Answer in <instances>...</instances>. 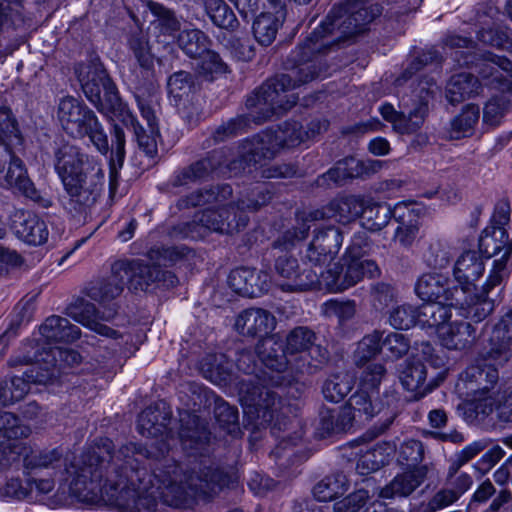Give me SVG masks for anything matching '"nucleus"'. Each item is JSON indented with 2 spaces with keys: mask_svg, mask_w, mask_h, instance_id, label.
<instances>
[{
  "mask_svg": "<svg viewBox=\"0 0 512 512\" xmlns=\"http://www.w3.org/2000/svg\"><path fill=\"white\" fill-rule=\"evenodd\" d=\"M163 459L149 473L140 458L150 450H29L24 456L27 470L52 468L61 472L70 492L83 502L102 498L120 510L155 511L158 500L184 488L197 487L194 478L211 492L230 487L238 479L235 466H204L191 474L183 471L164 450H154Z\"/></svg>",
  "mask_w": 512,
  "mask_h": 512,
  "instance_id": "nucleus-1",
  "label": "nucleus"
},
{
  "mask_svg": "<svg viewBox=\"0 0 512 512\" xmlns=\"http://www.w3.org/2000/svg\"><path fill=\"white\" fill-rule=\"evenodd\" d=\"M380 15V7L367 0H344L335 4L325 19L287 56L286 72L256 88L247 97L246 108H257L260 121L290 110L298 101L292 90L326 77L325 56L366 32Z\"/></svg>",
  "mask_w": 512,
  "mask_h": 512,
  "instance_id": "nucleus-2",
  "label": "nucleus"
},
{
  "mask_svg": "<svg viewBox=\"0 0 512 512\" xmlns=\"http://www.w3.org/2000/svg\"><path fill=\"white\" fill-rule=\"evenodd\" d=\"M54 167L67 194L65 210L73 217L86 219L103 190L101 163L79 146L63 142L54 150Z\"/></svg>",
  "mask_w": 512,
  "mask_h": 512,
  "instance_id": "nucleus-3",
  "label": "nucleus"
},
{
  "mask_svg": "<svg viewBox=\"0 0 512 512\" xmlns=\"http://www.w3.org/2000/svg\"><path fill=\"white\" fill-rule=\"evenodd\" d=\"M128 45L133 52L139 66L143 69L142 75L145 79L143 84L135 87L134 97L142 117L147 121L149 130H145L136 117L127 112L122 119L124 125L132 128L139 148L150 158L157 155L158 122L155 106L157 105L156 87L151 81L153 56L150 52L148 39L142 32H135L130 35Z\"/></svg>",
  "mask_w": 512,
  "mask_h": 512,
  "instance_id": "nucleus-4",
  "label": "nucleus"
},
{
  "mask_svg": "<svg viewBox=\"0 0 512 512\" xmlns=\"http://www.w3.org/2000/svg\"><path fill=\"white\" fill-rule=\"evenodd\" d=\"M279 385L278 380L266 378V373L244 376L236 382L239 400L244 413L251 420L252 436L250 442L261 437V428L272 425V428L282 430L287 425L286 410L282 399L269 388L268 384Z\"/></svg>",
  "mask_w": 512,
  "mask_h": 512,
  "instance_id": "nucleus-5",
  "label": "nucleus"
},
{
  "mask_svg": "<svg viewBox=\"0 0 512 512\" xmlns=\"http://www.w3.org/2000/svg\"><path fill=\"white\" fill-rule=\"evenodd\" d=\"M381 269L373 260L362 258V249L356 244L350 245L340 262L329 265L326 270L317 271L316 288L330 292H342L360 282L365 276L377 278Z\"/></svg>",
  "mask_w": 512,
  "mask_h": 512,
  "instance_id": "nucleus-6",
  "label": "nucleus"
},
{
  "mask_svg": "<svg viewBox=\"0 0 512 512\" xmlns=\"http://www.w3.org/2000/svg\"><path fill=\"white\" fill-rule=\"evenodd\" d=\"M57 116L64 131L73 138L88 137L95 149L106 156L110 145L98 117L83 101L67 96L58 104Z\"/></svg>",
  "mask_w": 512,
  "mask_h": 512,
  "instance_id": "nucleus-7",
  "label": "nucleus"
},
{
  "mask_svg": "<svg viewBox=\"0 0 512 512\" xmlns=\"http://www.w3.org/2000/svg\"><path fill=\"white\" fill-rule=\"evenodd\" d=\"M510 204L503 200L497 203L491 219V227L486 228L480 237L479 247L490 259L502 252L500 258L494 259L489 273V284L493 286L509 275L508 261L512 256V243L508 240L505 226L510 222Z\"/></svg>",
  "mask_w": 512,
  "mask_h": 512,
  "instance_id": "nucleus-8",
  "label": "nucleus"
},
{
  "mask_svg": "<svg viewBox=\"0 0 512 512\" xmlns=\"http://www.w3.org/2000/svg\"><path fill=\"white\" fill-rule=\"evenodd\" d=\"M424 450H399L397 462L408 469L396 474L393 479L381 488L379 496L384 499L407 498L427 478L429 468L426 465L419 466Z\"/></svg>",
  "mask_w": 512,
  "mask_h": 512,
  "instance_id": "nucleus-9",
  "label": "nucleus"
},
{
  "mask_svg": "<svg viewBox=\"0 0 512 512\" xmlns=\"http://www.w3.org/2000/svg\"><path fill=\"white\" fill-rule=\"evenodd\" d=\"M461 61L456 54L460 66L474 67L486 86L505 92L512 88V61L504 56L485 52L482 55L467 53Z\"/></svg>",
  "mask_w": 512,
  "mask_h": 512,
  "instance_id": "nucleus-10",
  "label": "nucleus"
},
{
  "mask_svg": "<svg viewBox=\"0 0 512 512\" xmlns=\"http://www.w3.org/2000/svg\"><path fill=\"white\" fill-rule=\"evenodd\" d=\"M281 149L275 132L270 129L263 131L241 143L239 157L232 160L228 168L236 175L250 168L251 165L273 159Z\"/></svg>",
  "mask_w": 512,
  "mask_h": 512,
  "instance_id": "nucleus-11",
  "label": "nucleus"
},
{
  "mask_svg": "<svg viewBox=\"0 0 512 512\" xmlns=\"http://www.w3.org/2000/svg\"><path fill=\"white\" fill-rule=\"evenodd\" d=\"M342 243L343 235L338 227L328 226L316 230L302 256L303 264L322 270L336 257Z\"/></svg>",
  "mask_w": 512,
  "mask_h": 512,
  "instance_id": "nucleus-12",
  "label": "nucleus"
},
{
  "mask_svg": "<svg viewBox=\"0 0 512 512\" xmlns=\"http://www.w3.org/2000/svg\"><path fill=\"white\" fill-rule=\"evenodd\" d=\"M274 271L283 291L300 292L316 288L317 270L301 268L298 259L291 254L284 253L276 257Z\"/></svg>",
  "mask_w": 512,
  "mask_h": 512,
  "instance_id": "nucleus-13",
  "label": "nucleus"
},
{
  "mask_svg": "<svg viewBox=\"0 0 512 512\" xmlns=\"http://www.w3.org/2000/svg\"><path fill=\"white\" fill-rule=\"evenodd\" d=\"M113 272L124 275L125 284L133 290H146L152 283L163 278L173 285L177 278L170 271H162L154 263L149 265L141 260L120 259L113 262Z\"/></svg>",
  "mask_w": 512,
  "mask_h": 512,
  "instance_id": "nucleus-14",
  "label": "nucleus"
},
{
  "mask_svg": "<svg viewBox=\"0 0 512 512\" xmlns=\"http://www.w3.org/2000/svg\"><path fill=\"white\" fill-rule=\"evenodd\" d=\"M226 161L224 149H215L204 157L177 169L169 180L172 188L189 187L207 181Z\"/></svg>",
  "mask_w": 512,
  "mask_h": 512,
  "instance_id": "nucleus-15",
  "label": "nucleus"
},
{
  "mask_svg": "<svg viewBox=\"0 0 512 512\" xmlns=\"http://www.w3.org/2000/svg\"><path fill=\"white\" fill-rule=\"evenodd\" d=\"M398 402V395L394 389H386L382 396L357 389L346 403L357 416V423L365 424L385 408H393Z\"/></svg>",
  "mask_w": 512,
  "mask_h": 512,
  "instance_id": "nucleus-16",
  "label": "nucleus"
},
{
  "mask_svg": "<svg viewBox=\"0 0 512 512\" xmlns=\"http://www.w3.org/2000/svg\"><path fill=\"white\" fill-rule=\"evenodd\" d=\"M451 280L439 273L421 275L415 285L419 298L431 302H450V305L462 303L458 286H451Z\"/></svg>",
  "mask_w": 512,
  "mask_h": 512,
  "instance_id": "nucleus-17",
  "label": "nucleus"
},
{
  "mask_svg": "<svg viewBox=\"0 0 512 512\" xmlns=\"http://www.w3.org/2000/svg\"><path fill=\"white\" fill-rule=\"evenodd\" d=\"M2 150L4 153L3 159H7V162L9 163L5 176L7 186L17 190L26 198L37 203H42L44 207H48L50 205V201L41 197L40 192L36 189L34 183L29 178L23 161L15 155L8 144H5Z\"/></svg>",
  "mask_w": 512,
  "mask_h": 512,
  "instance_id": "nucleus-18",
  "label": "nucleus"
},
{
  "mask_svg": "<svg viewBox=\"0 0 512 512\" xmlns=\"http://www.w3.org/2000/svg\"><path fill=\"white\" fill-rule=\"evenodd\" d=\"M200 213V221L205 225L207 233L212 231L222 234L239 232L248 224L246 213L238 212L235 204H229L217 210L207 209Z\"/></svg>",
  "mask_w": 512,
  "mask_h": 512,
  "instance_id": "nucleus-19",
  "label": "nucleus"
},
{
  "mask_svg": "<svg viewBox=\"0 0 512 512\" xmlns=\"http://www.w3.org/2000/svg\"><path fill=\"white\" fill-rule=\"evenodd\" d=\"M34 361L41 365L43 373L55 372L53 381L60 377L61 373L68 367H73L81 362V355L70 348H63L60 346H50L43 348L41 352L37 351L33 357L25 356L24 363Z\"/></svg>",
  "mask_w": 512,
  "mask_h": 512,
  "instance_id": "nucleus-20",
  "label": "nucleus"
},
{
  "mask_svg": "<svg viewBox=\"0 0 512 512\" xmlns=\"http://www.w3.org/2000/svg\"><path fill=\"white\" fill-rule=\"evenodd\" d=\"M269 279L267 272L240 267L230 272L227 282L235 293L253 298L268 291Z\"/></svg>",
  "mask_w": 512,
  "mask_h": 512,
  "instance_id": "nucleus-21",
  "label": "nucleus"
},
{
  "mask_svg": "<svg viewBox=\"0 0 512 512\" xmlns=\"http://www.w3.org/2000/svg\"><path fill=\"white\" fill-rule=\"evenodd\" d=\"M11 228L20 240L29 245H42L48 240L49 230L46 222L30 211H15L12 215Z\"/></svg>",
  "mask_w": 512,
  "mask_h": 512,
  "instance_id": "nucleus-22",
  "label": "nucleus"
},
{
  "mask_svg": "<svg viewBox=\"0 0 512 512\" xmlns=\"http://www.w3.org/2000/svg\"><path fill=\"white\" fill-rule=\"evenodd\" d=\"M382 117L392 124L394 131L400 134H413L417 132L425 121L428 113V102L419 101L406 115L398 112L390 103H384L380 107Z\"/></svg>",
  "mask_w": 512,
  "mask_h": 512,
  "instance_id": "nucleus-23",
  "label": "nucleus"
},
{
  "mask_svg": "<svg viewBox=\"0 0 512 512\" xmlns=\"http://www.w3.org/2000/svg\"><path fill=\"white\" fill-rule=\"evenodd\" d=\"M465 387L474 398L490 396L499 381L497 367L476 360L464 372Z\"/></svg>",
  "mask_w": 512,
  "mask_h": 512,
  "instance_id": "nucleus-24",
  "label": "nucleus"
},
{
  "mask_svg": "<svg viewBox=\"0 0 512 512\" xmlns=\"http://www.w3.org/2000/svg\"><path fill=\"white\" fill-rule=\"evenodd\" d=\"M484 270V261L479 252L469 250L459 256L454 265L453 275L460 295H466L475 289V282L482 276Z\"/></svg>",
  "mask_w": 512,
  "mask_h": 512,
  "instance_id": "nucleus-25",
  "label": "nucleus"
},
{
  "mask_svg": "<svg viewBox=\"0 0 512 512\" xmlns=\"http://www.w3.org/2000/svg\"><path fill=\"white\" fill-rule=\"evenodd\" d=\"M171 411L165 402L150 405L138 416L137 430L147 438L170 437Z\"/></svg>",
  "mask_w": 512,
  "mask_h": 512,
  "instance_id": "nucleus-26",
  "label": "nucleus"
},
{
  "mask_svg": "<svg viewBox=\"0 0 512 512\" xmlns=\"http://www.w3.org/2000/svg\"><path fill=\"white\" fill-rule=\"evenodd\" d=\"M499 14L498 10L490 5L481 6L478 8L477 21L482 28L477 33V38L484 44L505 50L512 54V38L509 36L507 30H503L500 26L496 25L493 20Z\"/></svg>",
  "mask_w": 512,
  "mask_h": 512,
  "instance_id": "nucleus-27",
  "label": "nucleus"
},
{
  "mask_svg": "<svg viewBox=\"0 0 512 512\" xmlns=\"http://www.w3.org/2000/svg\"><path fill=\"white\" fill-rule=\"evenodd\" d=\"M75 71L86 98L93 105L99 104L104 87L110 80L103 65L100 62L91 61L89 64L78 65Z\"/></svg>",
  "mask_w": 512,
  "mask_h": 512,
  "instance_id": "nucleus-28",
  "label": "nucleus"
},
{
  "mask_svg": "<svg viewBox=\"0 0 512 512\" xmlns=\"http://www.w3.org/2000/svg\"><path fill=\"white\" fill-rule=\"evenodd\" d=\"M234 327L243 336L263 337L275 327V317L267 310L249 308L236 317Z\"/></svg>",
  "mask_w": 512,
  "mask_h": 512,
  "instance_id": "nucleus-29",
  "label": "nucleus"
},
{
  "mask_svg": "<svg viewBox=\"0 0 512 512\" xmlns=\"http://www.w3.org/2000/svg\"><path fill=\"white\" fill-rule=\"evenodd\" d=\"M116 314V304L108 305L107 308L100 311L93 303L84 298L76 299L67 307V315L88 328H91L97 320L109 321L113 319Z\"/></svg>",
  "mask_w": 512,
  "mask_h": 512,
  "instance_id": "nucleus-30",
  "label": "nucleus"
},
{
  "mask_svg": "<svg viewBox=\"0 0 512 512\" xmlns=\"http://www.w3.org/2000/svg\"><path fill=\"white\" fill-rule=\"evenodd\" d=\"M178 436L184 446L189 443V448H192V445L212 444V433L208 428V423L191 413L181 416Z\"/></svg>",
  "mask_w": 512,
  "mask_h": 512,
  "instance_id": "nucleus-31",
  "label": "nucleus"
},
{
  "mask_svg": "<svg viewBox=\"0 0 512 512\" xmlns=\"http://www.w3.org/2000/svg\"><path fill=\"white\" fill-rule=\"evenodd\" d=\"M125 133L121 126L114 124L112 128V144L109 159V197L114 200L118 195L119 170L125 159Z\"/></svg>",
  "mask_w": 512,
  "mask_h": 512,
  "instance_id": "nucleus-32",
  "label": "nucleus"
},
{
  "mask_svg": "<svg viewBox=\"0 0 512 512\" xmlns=\"http://www.w3.org/2000/svg\"><path fill=\"white\" fill-rule=\"evenodd\" d=\"M124 286V275L114 274L112 264L110 275L91 282L86 288V295L107 308L106 304L117 298L123 292Z\"/></svg>",
  "mask_w": 512,
  "mask_h": 512,
  "instance_id": "nucleus-33",
  "label": "nucleus"
},
{
  "mask_svg": "<svg viewBox=\"0 0 512 512\" xmlns=\"http://www.w3.org/2000/svg\"><path fill=\"white\" fill-rule=\"evenodd\" d=\"M439 338L444 347L450 350H464L476 340L474 326L466 321H454L439 332Z\"/></svg>",
  "mask_w": 512,
  "mask_h": 512,
  "instance_id": "nucleus-34",
  "label": "nucleus"
},
{
  "mask_svg": "<svg viewBox=\"0 0 512 512\" xmlns=\"http://www.w3.org/2000/svg\"><path fill=\"white\" fill-rule=\"evenodd\" d=\"M255 353L258 359L271 371L282 373L288 369L289 360L286 355L288 352L281 343L271 337L260 339L256 345Z\"/></svg>",
  "mask_w": 512,
  "mask_h": 512,
  "instance_id": "nucleus-35",
  "label": "nucleus"
},
{
  "mask_svg": "<svg viewBox=\"0 0 512 512\" xmlns=\"http://www.w3.org/2000/svg\"><path fill=\"white\" fill-rule=\"evenodd\" d=\"M481 90L482 85L478 78L471 73L461 72L451 76L446 87V98L456 105L478 95Z\"/></svg>",
  "mask_w": 512,
  "mask_h": 512,
  "instance_id": "nucleus-36",
  "label": "nucleus"
},
{
  "mask_svg": "<svg viewBox=\"0 0 512 512\" xmlns=\"http://www.w3.org/2000/svg\"><path fill=\"white\" fill-rule=\"evenodd\" d=\"M40 333L48 342L70 343L80 337L81 331L68 319L52 315L40 326Z\"/></svg>",
  "mask_w": 512,
  "mask_h": 512,
  "instance_id": "nucleus-37",
  "label": "nucleus"
},
{
  "mask_svg": "<svg viewBox=\"0 0 512 512\" xmlns=\"http://www.w3.org/2000/svg\"><path fill=\"white\" fill-rule=\"evenodd\" d=\"M232 194L228 184L212 185L197 189L177 201L178 209H189L227 199Z\"/></svg>",
  "mask_w": 512,
  "mask_h": 512,
  "instance_id": "nucleus-38",
  "label": "nucleus"
},
{
  "mask_svg": "<svg viewBox=\"0 0 512 512\" xmlns=\"http://www.w3.org/2000/svg\"><path fill=\"white\" fill-rule=\"evenodd\" d=\"M202 375L217 385H227L232 380V363L225 354H208L200 361Z\"/></svg>",
  "mask_w": 512,
  "mask_h": 512,
  "instance_id": "nucleus-39",
  "label": "nucleus"
},
{
  "mask_svg": "<svg viewBox=\"0 0 512 512\" xmlns=\"http://www.w3.org/2000/svg\"><path fill=\"white\" fill-rule=\"evenodd\" d=\"M417 322L421 328L434 329L441 332L451 318V309L441 302L427 301L417 307Z\"/></svg>",
  "mask_w": 512,
  "mask_h": 512,
  "instance_id": "nucleus-40",
  "label": "nucleus"
},
{
  "mask_svg": "<svg viewBox=\"0 0 512 512\" xmlns=\"http://www.w3.org/2000/svg\"><path fill=\"white\" fill-rule=\"evenodd\" d=\"M277 13H261L253 22L252 30L255 40L262 46H269L273 43L279 28L284 21L282 9Z\"/></svg>",
  "mask_w": 512,
  "mask_h": 512,
  "instance_id": "nucleus-41",
  "label": "nucleus"
},
{
  "mask_svg": "<svg viewBox=\"0 0 512 512\" xmlns=\"http://www.w3.org/2000/svg\"><path fill=\"white\" fill-rule=\"evenodd\" d=\"M55 372L43 373L41 366H33L24 372L23 376H14L10 382V389L13 392L10 399H15V402L21 400L29 391L30 384H49L53 382Z\"/></svg>",
  "mask_w": 512,
  "mask_h": 512,
  "instance_id": "nucleus-42",
  "label": "nucleus"
},
{
  "mask_svg": "<svg viewBox=\"0 0 512 512\" xmlns=\"http://www.w3.org/2000/svg\"><path fill=\"white\" fill-rule=\"evenodd\" d=\"M501 283L502 281L493 286H490L488 285V277L485 284L482 287V292L480 294H476L473 297H470V301H468L467 299V294L461 295L462 303H458L457 305L467 304V317L476 323L481 322L494 310L493 301L488 299L489 291L492 290L494 287L500 285Z\"/></svg>",
  "mask_w": 512,
  "mask_h": 512,
  "instance_id": "nucleus-43",
  "label": "nucleus"
},
{
  "mask_svg": "<svg viewBox=\"0 0 512 512\" xmlns=\"http://www.w3.org/2000/svg\"><path fill=\"white\" fill-rule=\"evenodd\" d=\"M323 218V213L320 211L310 212L301 218V222L291 229L286 230L280 235L272 244L273 249L281 251H288L292 249L297 242L304 240L308 236L310 230V222Z\"/></svg>",
  "mask_w": 512,
  "mask_h": 512,
  "instance_id": "nucleus-44",
  "label": "nucleus"
},
{
  "mask_svg": "<svg viewBox=\"0 0 512 512\" xmlns=\"http://www.w3.org/2000/svg\"><path fill=\"white\" fill-rule=\"evenodd\" d=\"M426 377V366L420 361H406L399 374L402 386L407 391L416 392L418 396H423L428 390L425 386Z\"/></svg>",
  "mask_w": 512,
  "mask_h": 512,
  "instance_id": "nucleus-45",
  "label": "nucleus"
},
{
  "mask_svg": "<svg viewBox=\"0 0 512 512\" xmlns=\"http://www.w3.org/2000/svg\"><path fill=\"white\" fill-rule=\"evenodd\" d=\"M365 199L360 196L348 195L331 201L329 209L332 216L339 222L349 223L362 217Z\"/></svg>",
  "mask_w": 512,
  "mask_h": 512,
  "instance_id": "nucleus-46",
  "label": "nucleus"
},
{
  "mask_svg": "<svg viewBox=\"0 0 512 512\" xmlns=\"http://www.w3.org/2000/svg\"><path fill=\"white\" fill-rule=\"evenodd\" d=\"M349 487L348 480L343 473H334L325 476L313 488V494L318 501L327 502L343 495Z\"/></svg>",
  "mask_w": 512,
  "mask_h": 512,
  "instance_id": "nucleus-47",
  "label": "nucleus"
},
{
  "mask_svg": "<svg viewBox=\"0 0 512 512\" xmlns=\"http://www.w3.org/2000/svg\"><path fill=\"white\" fill-rule=\"evenodd\" d=\"M205 10L212 23L227 31H235L240 23L233 10L223 0H206Z\"/></svg>",
  "mask_w": 512,
  "mask_h": 512,
  "instance_id": "nucleus-48",
  "label": "nucleus"
},
{
  "mask_svg": "<svg viewBox=\"0 0 512 512\" xmlns=\"http://www.w3.org/2000/svg\"><path fill=\"white\" fill-rule=\"evenodd\" d=\"M392 218V208L387 203L366 201L362 213L363 226L370 231H380Z\"/></svg>",
  "mask_w": 512,
  "mask_h": 512,
  "instance_id": "nucleus-49",
  "label": "nucleus"
},
{
  "mask_svg": "<svg viewBox=\"0 0 512 512\" xmlns=\"http://www.w3.org/2000/svg\"><path fill=\"white\" fill-rule=\"evenodd\" d=\"M209 37L198 29L184 30L177 39L178 46L190 58H201L210 46Z\"/></svg>",
  "mask_w": 512,
  "mask_h": 512,
  "instance_id": "nucleus-50",
  "label": "nucleus"
},
{
  "mask_svg": "<svg viewBox=\"0 0 512 512\" xmlns=\"http://www.w3.org/2000/svg\"><path fill=\"white\" fill-rule=\"evenodd\" d=\"M354 386V379L348 373H335L324 382L322 392L325 399L338 403L348 395Z\"/></svg>",
  "mask_w": 512,
  "mask_h": 512,
  "instance_id": "nucleus-51",
  "label": "nucleus"
},
{
  "mask_svg": "<svg viewBox=\"0 0 512 512\" xmlns=\"http://www.w3.org/2000/svg\"><path fill=\"white\" fill-rule=\"evenodd\" d=\"M249 113L247 115H240L235 118L230 119L228 122L220 125L213 132V138L215 142H223L230 137H234L239 133L245 131V128L248 126L250 121L256 123H262L265 120H258L257 116V108L248 109Z\"/></svg>",
  "mask_w": 512,
  "mask_h": 512,
  "instance_id": "nucleus-52",
  "label": "nucleus"
},
{
  "mask_svg": "<svg viewBox=\"0 0 512 512\" xmlns=\"http://www.w3.org/2000/svg\"><path fill=\"white\" fill-rule=\"evenodd\" d=\"M30 429L21 425L19 419L10 412L0 411V447L16 448L15 445L5 444L6 440H16L28 437Z\"/></svg>",
  "mask_w": 512,
  "mask_h": 512,
  "instance_id": "nucleus-53",
  "label": "nucleus"
},
{
  "mask_svg": "<svg viewBox=\"0 0 512 512\" xmlns=\"http://www.w3.org/2000/svg\"><path fill=\"white\" fill-rule=\"evenodd\" d=\"M214 416L219 427L227 434L237 437L241 433L237 408L229 405L222 398L215 399Z\"/></svg>",
  "mask_w": 512,
  "mask_h": 512,
  "instance_id": "nucleus-54",
  "label": "nucleus"
},
{
  "mask_svg": "<svg viewBox=\"0 0 512 512\" xmlns=\"http://www.w3.org/2000/svg\"><path fill=\"white\" fill-rule=\"evenodd\" d=\"M480 116L477 105L468 104L462 112L451 121L450 135L454 139H460L472 134Z\"/></svg>",
  "mask_w": 512,
  "mask_h": 512,
  "instance_id": "nucleus-55",
  "label": "nucleus"
},
{
  "mask_svg": "<svg viewBox=\"0 0 512 512\" xmlns=\"http://www.w3.org/2000/svg\"><path fill=\"white\" fill-rule=\"evenodd\" d=\"M511 341L506 337L495 338V330L493 331L490 339V348L486 352L482 353L476 360L490 363L492 366H502L507 363L512 357Z\"/></svg>",
  "mask_w": 512,
  "mask_h": 512,
  "instance_id": "nucleus-56",
  "label": "nucleus"
},
{
  "mask_svg": "<svg viewBox=\"0 0 512 512\" xmlns=\"http://www.w3.org/2000/svg\"><path fill=\"white\" fill-rule=\"evenodd\" d=\"M200 59L198 73L207 81L212 82L231 73L229 65L215 51L209 49Z\"/></svg>",
  "mask_w": 512,
  "mask_h": 512,
  "instance_id": "nucleus-57",
  "label": "nucleus"
},
{
  "mask_svg": "<svg viewBox=\"0 0 512 512\" xmlns=\"http://www.w3.org/2000/svg\"><path fill=\"white\" fill-rule=\"evenodd\" d=\"M383 333L375 330L371 334L364 336L358 343L354 352V362L356 365H364L369 360L376 357L381 350Z\"/></svg>",
  "mask_w": 512,
  "mask_h": 512,
  "instance_id": "nucleus-58",
  "label": "nucleus"
},
{
  "mask_svg": "<svg viewBox=\"0 0 512 512\" xmlns=\"http://www.w3.org/2000/svg\"><path fill=\"white\" fill-rule=\"evenodd\" d=\"M94 106L102 114H119L122 116V119L126 116V113L129 112L125 109V106L118 94L117 87L111 78L109 83L104 87L103 96H100V103L94 104Z\"/></svg>",
  "mask_w": 512,
  "mask_h": 512,
  "instance_id": "nucleus-59",
  "label": "nucleus"
},
{
  "mask_svg": "<svg viewBox=\"0 0 512 512\" xmlns=\"http://www.w3.org/2000/svg\"><path fill=\"white\" fill-rule=\"evenodd\" d=\"M0 142L2 148L5 144H22L18 122L8 107H0Z\"/></svg>",
  "mask_w": 512,
  "mask_h": 512,
  "instance_id": "nucleus-60",
  "label": "nucleus"
},
{
  "mask_svg": "<svg viewBox=\"0 0 512 512\" xmlns=\"http://www.w3.org/2000/svg\"><path fill=\"white\" fill-rule=\"evenodd\" d=\"M269 456L283 474L290 475L293 468L305 462L311 454L308 450H271Z\"/></svg>",
  "mask_w": 512,
  "mask_h": 512,
  "instance_id": "nucleus-61",
  "label": "nucleus"
},
{
  "mask_svg": "<svg viewBox=\"0 0 512 512\" xmlns=\"http://www.w3.org/2000/svg\"><path fill=\"white\" fill-rule=\"evenodd\" d=\"M425 263L433 269H443L447 267L453 256L449 245L441 240L430 242L423 255Z\"/></svg>",
  "mask_w": 512,
  "mask_h": 512,
  "instance_id": "nucleus-62",
  "label": "nucleus"
},
{
  "mask_svg": "<svg viewBox=\"0 0 512 512\" xmlns=\"http://www.w3.org/2000/svg\"><path fill=\"white\" fill-rule=\"evenodd\" d=\"M186 246H155L148 253V258L160 268V266L173 265L188 254Z\"/></svg>",
  "mask_w": 512,
  "mask_h": 512,
  "instance_id": "nucleus-63",
  "label": "nucleus"
},
{
  "mask_svg": "<svg viewBox=\"0 0 512 512\" xmlns=\"http://www.w3.org/2000/svg\"><path fill=\"white\" fill-rule=\"evenodd\" d=\"M273 132H275L282 148L293 147L307 140L304 127L295 120L285 121Z\"/></svg>",
  "mask_w": 512,
  "mask_h": 512,
  "instance_id": "nucleus-64",
  "label": "nucleus"
}]
</instances>
